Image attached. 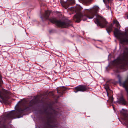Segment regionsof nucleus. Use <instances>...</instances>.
I'll use <instances>...</instances> for the list:
<instances>
[{
  "label": "nucleus",
  "instance_id": "obj_1",
  "mask_svg": "<svg viewBox=\"0 0 128 128\" xmlns=\"http://www.w3.org/2000/svg\"><path fill=\"white\" fill-rule=\"evenodd\" d=\"M50 21L52 23L54 24L57 26L62 28H66L68 26V24L64 22H63L60 20H57L55 18L50 19Z\"/></svg>",
  "mask_w": 128,
  "mask_h": 128
},
{
  "label": "nucleus",
  "instance_id": "obj_2",
  "mask_svg": "<svg viewBox=\"0 0 128 128\" xmlns=\"http://www.w3.org/2000/svg\"><path fill=\"white\" fill-rule=\"evenodd\" d=\"M75 89L77 90V91L75 92H76L78 91L84 92L86 90V88L85 86H80L76 87Z\"/></svg>",
  "mask_w": 128,
  "mask_h": 128
},
{
  "label": "nucleus",
  "instance_id": "obj_3",
  "mask_svg": "<svg viewBox=\"0 0 128 128\" xmlns=\"http://www.w3.org/2000/svg\"><path fill=\"white\" fill-rule=\"evenodd\" d=\"M85 16H83L81 14H76L74 16V18H76L77 20L76 21V22H80V18H84L85 17Z\"/></svg>",
  "mask_w": 128,
  "mask_h": 128
},
{
  "label": "nucleus",
  "instance_id": "obj_4",
  "mask_svg": "<svg viewBox=\"0 0 128 128\" xmlns=\"http://www.w3.org/2000/svg\"><path fill=\"white\" fill-rule=\"evenodd\" d=\"M96 22L97 25H99L102 28H103L105 27L106 24L107 23V22L105 20L104 22H100L98 20H97Z\"/></svg>",
  "mask_w": 128,
  "mask_h": 128
},
{
  "label": "nucleus",
  "instance_id": "obj_5",
  "mask_svg": "<svg viewBox=\"0 0 128 128\" xmlns=\"http://www.w3.org/2000/svg\"><path fill=\"white\" fill-rule=\"evenodd\" d=\"M113 26V24H111L110 26L106 30L109 33L112 31Z\"/></svg>",
  "mask_w": 128,
  "mask_h": 128
},
{
  "label": "nucleus",
  "instance_id": "obj_6",
  "mask_svg": "<svg viewBox=\"0 0 128 128\" xmlns=\"http://www.w3.org/2000/svg\"><path fill=\"white\" fill-rule=\"evenodd\" d=\"M122 86L123 87L125 88L126 90L128 93V85L126 86L125 83H124L123 84Z\"/></svg>",
  "mask_w": 128,
  "mask_h": 128
},
{
  "label": "nucleus",
  "instance_id": "obj_7",
  "mask_svg": "<svg viewBox=\"0 0 128 128\" xmlns=\"http://www.w3.org/2000/svg\"><path fill=\"white\" fill-rule=\"evenodd\" d=\"M118 32H119L118 30L116 28H115V29L114 31V34L116 36L117 35V34L118 33Z\"/></svg>",
  "mask_w": 128,
  "mask_h": 128
},
{
  "label": "nucleus",
  "instance_id": "obj_8",
  "mask_svg": "<svg viewBox=\"0 0 128 128\" xmlns=\"http://www.w3.org/2000/svg\"><path fill=\"white\" fill-rule=\"evenodd\" d=\"M114 23L116 24V26H119V24L118 23V22L117 21H114Z\"/></svg>",
  "mask_w": 128,
  "mask_h": 128
},
{
  "label": "nucleus",
  "instance_id": "obj_9",
  "mask_svg": "<svg viewBox=\"0 0 128 128\" xmlns=\"http://www.w3.org/2000/svg\"><path fill=\"white\" fill-rule=\"evenodd\" d=\"M94 8L97 10H98L99 9V7L97 6H94Z\"/></svg>",
  "mask_w": 128,
  "mask_h": 128
},
{
  "label": "nucleus",
  "instance_id": "obj_10",
  "mask_svg": "<svg viewBox=\"0 0 128 128\" xmlns=\"http://www.w3.org/2000/svg\"><path fill=\"white\" fill-rule=\"evenodd\" d=\"M46 14V16H47L49 15L48 14L49 13V12L48 11H46L45 12Z\"/></svg>",
  "mask_w": 128,
  "mask_h": 128
},
{
  "label": "nucleus",
  "instance_id": "obj_11",
  "mask_svg": "<svg viewBox=\"0 0 128 128\" xmlns=\"http://www.w3.org/2000/svg\"><path fill=\"white\" fill-rule=\"evenodd\" d=\"M62 88V87H60L59 88H58V89H57V92H58V93H59V91L60 90H61Z\"/></svg>",
  "mask_w": 128,
  "mask_h": 128
},
{
  "label": "nucleus",
  "instance_id": "obj_12",
  "mask_svg": "<svg viewBox=\"0 0 128 128\" xmlns=\"http://www.w3.org/2000/svg\"><path fill=\"white\" fill-rule=\"evenodd\" d=\"M110 0H103V1L104 3L106 4V2H107L108 1H109Z\"/></svg>",
  "mask_w": 128,
  "mask_h": 128
},
{
  "label": "nucleus",
  "instance_id": "obj_13",
  "mask_svg": "<svg viewBox=\"0 0 128 128\" xmlns=\"http://www.w3.org/2000/svg\"><path fill=\"white\" fill-rule=\"evenodd\" d=\"M106 89L107 91L108 90H109V88L108 87H107L106 88Z\"/></svg>",
  "mask_w": 128,
  "mask_h": 128
},
{
  "label": "nucleus",
  "instance_id": "obj_14",
  "mask_svg": "<svg viewBox=\"0 0 128 128\" xmlns=\"http://www.w3.org/2000/svg\"><path fill=\"white\" fill-rule=\"evenodd\" d=\"M88 18H93V16H92V17H89L88 16Z\"/></svg>",
  "mask_w": 128,
  "mask_h": 128
},
{
  "label": "nucleus",
  "instance_id": "obj_15",
  "mask_svg": "<svg viewBox=\"0 0 128 128\" xmlns=\"http://www.w3.org/2000/svg\"><path fill=\"white\" fill-rule=\"evenodd\" d=\"M107 8H108H108H109V6H107Z\"/></svg>",
  "mask_w": 128,
  "mask_h": 128
},
{
  "label": "nucleus",
  "instance_id": "obj_16",
  "mask_svg": "<svg viewBox=\"0 0 128 128\" xmlns=\"http://www.w3.org/2000/svg\"><path fill=\"white\" fill-rule=\"evenodd\" d=\"M126 41L128 42V40H127Z\"/></svg>",
  "mask_w": 128,
  "mask_h": 128
},
{
  "label": "nucleus",
  "instance_id": "obj_17",
  "mask_svg": "<svg viewBox=\"0 0 128 128\" xmlns=\"http://www.w3.org/2000/svg\"><path fill=\"white\" fill-rule=\"evenodd\" d=\"M0 78H1L0 77Z\"/></svg>",
  "mask_w": 128,
  "mask_h": 128
}]
</instances>
